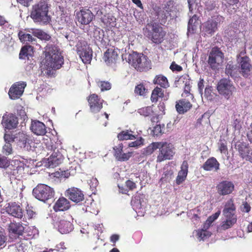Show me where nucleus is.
Instances as JSON below:
<instances>
[{
  "label": "nucleus",
  "mask_w": 252,
  "mask_h": 252,
  "mask_svg": "<svg viewBox=\"0 0 252 252\" xmlns=\"http://www.w3.org/2000/svg\"><path fill=\"white\" fill-rule=\"evenodd\" d=\"M49 8L50 4L47 0H40L32 6L30 17L34 23L46 25L51 21Z\"/></svg>",
  "instance_id": "1"
},
{
  "label": "nucleus",
  "mask_w": 252,
  "mask_h": 252,
  "mask_svg": "<svg viewBox=\"0 0 252 252\" xmlns=\"http://www.w3.org/2000/svg\"><path fill=\"white\" fill-rule=\"evenodd\" d=\"M44 65L47 69H58L63 63V58L58 47L53 44H48L45 48Z\"/></svg>",
  "instance_id": "2"
},
{
  "label": "nucleus",
  "mask_w": 252,
  "mask_h": 252,
  "mask_svg": "<svg viewBox=\"0 0 252 252\" xmlns=\"http://www.w3.org/2000/svg\"><path fill=\"white\" fill-rule=\"evenodd\" d=\"M143 33L149 40L156 44H159L163 42L166 33L161 26L153 22L147 24L143 29Z\"/></svg>",
  "instance_id": "3"
},
{
  "label": "nucleus",
  "mask_w": 252,
  "mask_h": 252,
  "mask_svg": "<svg viewBox=\"0 0 252 252\" xmlns=\"http://www.w3.org/2000/svg\"><path fill=\"white\" fill-rule=\"evenodd\" d=\"M128 60L131 65L138 71H147L151 69L150 60L143 54L133 52L129 55Z\"/></svg>",
  "instance_id": "4"
},
{
  "label": "nucleus",
  "mask_w": 252,
  "mask_h": 252,
  "mask_svg": "<svg viewBox=\"0 0 252 252\" xmlns=\"http://www.w3.org/2000/svg\"><path fill=\"white\" fill-rule=\"evenodd\" d=\"M32 194L37 199L45 202L54 197L55 191L53 188L45 184H39L33 189Z\"/></svg>",
  "instance_id": "5"
},
{
  "label": "nucleus",
  "mask_w": 252,
  "mask_h": 252,
  "mask_svg": "<svg viewBox=\"0 0 252 252\" xmlns=\"http://www.w3.org/2000/svg\"><path fill=\"white\" fill-rule=\"evenodd\" d=\"M46 145L48 149L51 152L53 151V152L49 157L45 159V166L48 168H54L63 162V157L59 150L52 145L51 141L48 142Z\"/></svg>",
  "instance_id": "6"
},
{
  "label": "nucleus",
  "mask_w": 252,
  "mask_h": 252,
  "mask_svg": "<svg viewBox=\"0 0 252 252\" xmlns=\"http://www.w3.org/2000/svg\"><path fill=\"white\" fill-rule=\"evenodd\" d=\"M76 51L84 63H90L92 59L93 50L85 41H79L76 45Z\"/></svg>",
  "instance_id": "7"
},
{
  "label": "nucleus",
  "mask_w": 252,
  "mask_h": 252,
  "mask_svg": "<svg viewBox=\"0 0 252 252\" xmlns=\"http://www.w3.org/2000/svg\"><path fill=\"white\" fill-rule=\"evenodd\" d=\"M158 149L159 153L157 157V162H161L164 160L170 159L175 154L172 144L166 142H158Z\"/></svg>",
  "instance_id": "8"
},
{
  "label": "nucleus",
  "mask_w": 252,
  "mask_h": 252,
  "mask_svg": "<svg viewBox=\"0 0 252 252\" xmlns=\"http://www.w3.org/2000/svg\"><path fill=\"white\" fill-rule=\"evenodd\" d=\"M217 89L220 94L228 99L235 90L232 82L228 79H220L218 83Z\"/></svg>",
  "instance_id": "9"
},
{
  "label": "nucleus",
  "mask_w": 252,
  "mask_h": 252,
  "mask_svg": "<svg viewBox=\"0 0 252 252\" xmlns=\"http://www.w3.org/2000/svg\"><path fill=\"white\" fill-rule=\"evenodd\" d=\"M223 57V53L219 48H213L209 54L207 61L210 67L213 70L217 69L219 66V62L222 61Z\"/></svg>",
  "instance_id": "10"
},
{
  "label": "nucleus",
  "mask_w": 252,
  "mask_h": 252,
  "mask_svg": "<svg viewBox=\"0 0 252 252\" xmlns=\"http://www.w3.org/2000/svg\"><path fill=\"white\" fill-rule=\"evenodd\" d=\"M93 13L89 9L82 8L76 13V19L81 25H89L94 19Z\"/></svg>",
  "instance_id": "11"
},
{
  "label": "nucleus",
  "mask_w": 252,
  "mask_h": 252,
  "mask_svg": "<svg viewBox=\"0 0 252 252\" xmlns=\"http://www.w3.org/2000/svg\"><path fill=\"white\" fill-rule=\"evenodd\" d=\"M27 83L24 81H19L12 85L8 91L9 98L12 100L19 98L23 94Z\"/></svg>",
  "instance_id": "12"
},
{
  "label": "nucleus",
  "mask_w": 252,
  "mask_h": 252,
  "mask_svg": "<svg viewBox=\"0 0 252 252\" xmlns=\"http://www.w3.org/2000/svg\"><path fill=\"white\" fill-rule=\"evenodd\" d=\"M133 210L139 216H143L145 212L146 200L143 194H137L132 197L131 201Z\"/></svg>",
  "instance_id": "13"
},
{
  "label": "nucleus",
  "mask_w": 252,
  "mask_h": 252,
  "mask_svg": "<svg viewBox=\"0 0 252 252\" xmlns=\"http://www.w3.org/2000/svg\"><path fill=\"white\" fill-rule=\"evenodd\" d=\"M14 142L21 148H24L25 150H31L32 140L29 135L23 132H19L15 134Z\"/></svg>",
  "instance_id": "14"
},
{
  "label": "nucleus",
  "mask_w": 252,
  "mask_h": 252,
  "mask_svg": "<svg viewBox=\"0 0 252 252\" xmlns=\"http://www.w3.org/2000/svg\"><path fill=\"white\" fill-rule=\"evenodd\" d=\"M224 18L220 15H216L211 17L205 23L204 30L208 33L212 34L217 30L218 25L222 23Z\"/></svg>",
  "instance_id": "15"
},
{
  "label": "nucleus",
  "mask_w": 252,
  "mask_h": 252,
  "mask_svg": "<svg viewBox=\"0 0 252 252\" xmlns=\"http://www.w3.org/2000/svg\"><path fill=\"white\" fill-rule=\"evenodd\" d=\"M239 64V73L245 78H248L252 73V65L251 64V59L249 57H243L238 60Z\"/></svg>",
  "instance_id": "16"
},
{
  "label": "nucleus",
  "mask_w": 252,
  "mask_h": 252,
  "mask_svg": "<svg viewBox=\"0 0 252 252\" xmlns=\"http://www.w3.org/2000/svg\"><path fill=\"white\" fill-rule=\"evenodd\" d=\"M53 224L54 228L62 234L68 233L73 229L72 224L65 220H53Z\"/></svg>",
  "instance_id": "17"
},
{
  "label": "nucleus",
  "mask_w": 252,
  "mask_h": 252,
  "mask_svg": "<svg viewBox=\"0 0 252 252\" xmlns=\"http://www.w3.org/2000/svg\"><path fill=\"white\" fill-rule=\"evenodd\" d=\"M65 195L76 203H80L84 200L83 191L75 187L67 189L65 191Z\"/></svg>",
  "instance_id": "18"
},
{
  "label": "nucleus",
  "mask_w": 252,
  "mask_h": 252,
  "mask_svg": "<svg viewBox=\"0 0 252 252\" xmlns=\"http://www.w3.org/2000/svg\"><path fill=\"white\" fill-rule=\"evenodd\" d=\"M6 212L9 215L18 219L23 217V210L21 205L16 202H10L5 206Z\"/></svg>",
  "instance_id": "19"
},
{
  "label": "nucleus",
  "mask_w": 252,
  "mask_h": 252,
  "mask_svg": "<svg viewBox=\"0 0 252 252\" xmlns=\"http://www.w3.org/2000/svg\"><path fill=\"white\" fill-rule=\"evenodd\" d=\"M3 126L7 129L15 128L18 124L17 117L12 113H6L2 117Z\"/></svg>",
  "instance_id": "20"
},
{
  "label": "nucleus",
  "mask_w": 252,
  "mask_h": 252,
  "mask_svg": "<svg viewBox=\"0 0 252 252\" xmlns=\"http://www.w3.org/2000/svg\"><path fill=\"white\" fill-rule=\"evenodd\" d=\"M217 188L220 195H226L233 192L234 189V185L231 181H223L218 185Z\"/></svg>",
  "instance_id": "21"
},
{
  "label": "nucleus",
  "mask_w": 252,
  "mask_h": 252,
  "mask_svg": "<svg viewBox=\"0 0 252 252\" xmlns=\"http://www.w3.org/2000/svg\"><path fill=\"white\" fill-rule=\"evenodd\" d=\"M90 108L94 110H100L102 108L104 100L96 94H90L87 97Z\"/></svg>",
  "instance_id": "22"
},
{
  "label": "nucleus",
  "mask_w": 252,
  "mask_h": 252,
  "mask_svg": "<svg viewBox=\"0 0 252 252\" xmlns=\"http://www.w3.org/2000/svg\"><path fill=\"white\" fill-rule=\"evenodd\" d=\"M30 129L37 135H44L47 132L45 125L38 120L32 121Z\"/></svg>",
  "instance_id": "23"
},
{
  "label": "nucleus",
  "mask_w": 252,
  "mask_h": 252,
  "mask_svg": "<svg viewBox=\"0 0 252 252\" xmlns=\"http://www.w3.org/2000/svg\"><path fill=\"white\" fill-rule=\"evenodd\" d=\"M8 229L10 235L15 234L19 236L23 235L25 227L21 222L13 221L9 224Z\"/></svg>",
  "instance_id": "24"
},
{
  "label": "nucleus",
  "mask_w": 252,
  "mask_h": 252,
  "mask_svg": "<svg viewBox=\"0 0 252 252\" xmlns=\"http://www.w3.org/2000/svg\"><path fill=\"white\" fill-rule=\"evenodd\" d=\"M118 58L117 51L112 48L108 49L104 54L103 59L107 65L116 63Z\"/></svg>",
  "instance_id": "25"
},
{
  "label": "nucleus",
  "mask_w": 252,
  "mask_h": 252,
  "mask_svg": "<svg viewBox=\"0 0 252 252\" xmlns=\"http://www.w3.org/2000/svg\"><path fill=\"white\" fill-rule=\"evenodd\" d=\"M220 163L214 157L208 158L202 165V168L205 171H213L217 172L220 169Z\"/></svg>",
  "instance_id": "26"
},
{
  "label": "nucleus",
  "mask_w": 252,
  "mask_h": 252,
  "mask_svg": "<svg viewBox=\"0 0 252 252\" xmlns=\"http://www.w3.org/2000/svg\"><path fill=\"white\" fill-rule=\"evenodd\" d=\"M123 144H119L117 146L114 148L115 151L114 155L116 158L119 161H126L128 160L131 156V153L128 152L127 153H123Z\"/></svg>",
  "instance_id": "27"
},
{
  "label": "nucleus",
  "mask_w": 252,
  "mask_h": 252,
  "mask_svg": "<svg viewBox=\"0 0 252 252\" xmlns=\"http://www.w3.org/2000/svg\"><path fill=\"white\" fill-rule=\"evenodd\" d=\"M225 220L222 221L219 228L220 230H225L231 227L237 221L236 215H223Z\"/></svg>",
  "instance_id": "28"
},
{
  "label": "nucleus",
  "mask_w": 252,
  "mask_h": 252,
  "mask_svg": "<svg viewBox=\"0 0 252 252\" xmlns=\"http://www.w3.org/2000/svg\"><path fill=\"white\" fill-rule=\"evenodd\" d=\"M188 162L186 160L183 161L181 167V170L179 172L176 178L177 184L180 185L185 181L188 174Z\"/></svg>",
  "instance_id": "29"
},
{
  "label": "nucleus",
  "mask_w": 252,
  "mask_h": 252,
  "mask_svg": "<svg viewBox=\"0 0 252 252\" xmlns=\"http://www.w3.org/2000/svg\"><path fill=\"white\" fill-rule=\"evenodd\" d=\"M70 207L69 201L64 197L60 198L54 206L56 212L67 210Z\"/></svg>",
  "instance_id": "30"
},
{
  "label": "nucleus",
  "mask_w": 252,
  "mask_h": 252,
  "mask_svg": "<svg viewBox=\"0 0 252 252\" xmlns=\"http://www.w3.org/2000/svg\"><path fill=\"white\" fill-rule=\"evenodd\" d=\"M225 73L232 78H237L239 73V68L232 62H229L225 66Z\"/></svg>",
  "instance_id": "31"
},
{
  "label": "nucleus",
  "mask_w": 252,
  "mask_h": 252,
  "mask_svg": "<svg viewBox=\"0 0 252 252\" xmlns=\"http://www.w3.org/2000/svg\"><path fill=\"white\" fill-rule=\"evenodd\" d=\"M33 53V47L31 45H26L23 47L19 53V58L21 59H29L32 56Z\"/></svg>",
  "instance_id": "32"
},
{
  "label": "nucleus",
  "mask_w": 252,
  "mask_h": 252,
  "mask_svg": "<svg viewBox=\"0 0 252 252\" xmlns=\"http://www.w3.org/2000/svg\"><path fill=\"white\" fill-rule=\"evenodd\" d=\"M236 208L235 207L233 200L232 199L228 200L224 206V208L222 211L223 215H235Z\"/></svg>",
  "instance_id": "33"
},
{
  "label": "nucleus",
  "mask_w": 252,
  "mask_h": 252,
  "mask_svg": "<svg viewBox=\"0 0 252 252\" xmlns=\"http://www.w3.org/2000/svg\"><path fill=\"white\" fill-rule=\"evenodd\" d=\"M192 107L190 102L186 99H182L176 102V110H189Z\"/></svg>",
  "instance_id": "34"
},
{
  "label": "nucleus",
  "mask_w": 252,
  "mask_h": 252,
  "mask_svg": "<svg viewBox=\"0 0 252 252\" xmlns=\"http://www.w3.org/2000/svg\"><path fill=\"white\" fill-rule=\"evenodd\" d=\"M153 82L155 84L158 85L163 88H167L169 86L167 78L162 75H157L154 78Z\"/></svg>",
  "instance_id": "35"
},
{
  "label": "nucleus",
  "mask_w": 252,
  "mask_h": 252,
  "mask_svg": "<svg viewBox=\"0 0 252 252\" xmlns=\"http://www.w3.org/2000/svg\"><path fill=\"white\" fill-rule=\"evenodd\" d=\"M164 96V91L160 88L156 87L152 91L151 100L153 102H157L158 98Z\"/></svg>",
  "instance_id": "36"
},
{
  "label": "nucleus",
  "mask_w": 252,
  "mask_h": 252,
  "mask_svg": "<svg viewBox=\"0 0 252 252\" xmlns=\"http://www.w3.org/2000/svg\"><path fill=\"white\" fill-rule=\"evenodd\" d=\"M235 148L238 151L240 156L242 158L246 153L250 149L249 145L244 142H238L236 143Z\"/></svg>",
  "instance_id": "37"
},
{
  "label": "nucleus",
  "mask_w": 252,
  "mask_h": 252,
  "mask_svg": "<svg viewBox=\"0 0 252 252\" xmlns=\"http://www.w3.org/2000/svg\"><path fill=\"white\" fill-rule=\"evenodd\" d=\"M208 228L207 225H206L205 228L204 227L203 228L199 229L196 231L197 239L199 241L204 240L211 236V232L206 230Z\"/></svg>",
  "instance_id": "38"
},
{
  "label": "nucleus",
  "mask_w": 252,
  "mask_h": 252,
  "mask_svg": "<svg viewBox=\"0 0 252 252\" xmlns=\"http://www.w3.org/2000/svg\"><path fill=\"white\" fill-rule=\"evenodd\" d=\"M18 37L22 42H32L35 41V39L29 33H25L22 31H20L18 32Z\"/></svg>",
  "instance_id": "39"
},
{
  "label": "nucleus",
  "mask_w": 252,
  "mask_h": 252,
  "mask_svg": "<svg viewBox=\"0 0 252 252\" xmlns=\"http://www.w3.org/2000/svg\"><path fill=\"white\" fill-rule=\"evenodd\" d=\"M175 7L171 1L167 2L163 10L171 18L173 19L175 16Z\"/></svg>",
  "instance_id": "40"
},
{
  "label": "nucleus",
  "mask_w": 252,
  "mask_h": 252,
  "mask_svg": "<svg viewBox=\"0 0 252 252\" xmlns=\"http://www.w3.org/2000/svg\"><path fill=\"white\" fill-rule=\"evenodd\" d=\"M96 83L101 92L109 91L112 87L111 84L108 81L97 80L96 81Z\"/></svg>",
  "instance_id": "41"
},
{
  "label": "nucleus",
  "mask_w": 252,
  "mask_h": 252,
  "mask_svg": "<svg viewBox=\"0 0 252 252\" xmlns=\"http://www.w3.org/2000/svg\"><path fill=\"white\" fill-rule=\"evenodd\" d=\"M117 137L120 140H132L136 138L135 136L132 134L130 133L129 131L127 130L122 131L118 134Z\"/></svg>",
  "instance_id": "42"
},
{
  "label": "nucleus",
  "mask_w": 252,
  "mask_h": 252,
  "mask_svg": "<svg viewBox=\"0 0 252 252\" xmlns=\"http://www.w3.org/2000/svg\"><path fill=\"white\" fill-rule=\"evenodd\" d=\"M32 33L34 36L41 40H48L51 38L49 34H48L43 31L39 29L34 30L32 32Z\"/></svg>",
  "instance_id": "43"
},
{
  "label": "nucleus",
  "mask_w": 252,
  "mask_h": 252,
  "mask_svg": "<svg viewBox=\"0 0 252 252\" xmlns=\"http://www.w3.org/2000/svg\"><path fill=\"white\" fill-rule=\"evenodd\" d=\"M198 17L194 15L189 20L188 23V30L194 31L196 30L197 26L198 25Z\"/></svg>",
  "instance_id": "44"
},
{
  "label": "nucleus",
  "mask_w": 252,
  "mask_h": 252,
  "mask_svg": "<svg viewBox=\"0 0 252 252\" xmlns=\"http://www.w3.org/2000/svg\"><path fill=\"white\" fill-rule=\"evenodd\" d=\"M165 126L164 125H157L154 127L152 131V133L154 136H158L161 135L164 132Z\"/></svg>",
  "instance_id": "45"
},
{
  "label": "nucleus",
  "mask_w": 252,
  "mask_h": 252,
  "mask_svg": "<svg viewBox=\"0 0 252 252\" xmlns=\"http://www.w3.org/2000/svg\"><path fill=\"white\" fill-rule=\"evenodd\" d=\"M158 142H153L144 149V153L146 155H150L154 151L158 149Z\"/></svg>",
  "instance_id": "46"
},
{
  "label": "nucleus",
  "mask_w": 252,
  "mask_h": 252,
  "mask_svg": "<svg viewBox=\"0 0 252 252\" xmlns=\"http://www.w3.org/2000/svg\"><path fill=\"white\" fill-rule=\"evenodd\" d=\"M147 90L143 83H140L135 86L134 92L136 94L144 96L146 94Z\"/></svg>",
  "instance_id": "47"
},
{
  "label": "nucleus",
  "mask_w": 252,
  "mask_h": 252,
  "mask_svg": "<svg viewBox=\"0 0 252 252\" xmlns=\"http://www.w3.org/2000/svg\"><path fill=\"white\" fill-rule=\"evenodd\" d=\"M220 214V211L219 210L216 213H215L214 214H213V215L210 216L207 220L206 223L204 224V227L206 225H207V227H209L210 226V225L211 224V223L218 218Z\"/></svg>",
  "instance_id": "48"
},
{
  "label": "nucleus",
  "mask_w": 252,
  "mask_h": 252,
  "mask_svg": "<svg viewBox=\"0 0 252 252\" xmlns=\"http://www.w3.org/2000/svg\"><path fill=\"white\" fill-rule=\"evenodd\" d=\"M152 112V115L151 116V121L153 123H158L162 118V116L164 114V113H161L158 114L154 113V111H151Z\"/></svg>",
  "instance_id": "49"
},
{
  "label": "nucleus",
  "mask_w": 252,
  "mask_h": 252,
  "mask_svg": "<svg viewBox=\"0 0 252 252\" xmlns=\"http://www.w3.org/2000/svg\"><path fill=\"white\" fill-rule=\"evenodd\" d=\"M2 152L6 156L9 155L12 153V148L11 144L9 143H6L3 146Z\"/></svg>",
  "instance_id": "50"
},
{
  "label": "nucleus",
  "mask_w": 252,
  "mask_h": 252,
  "mask_svg": "<svg viewBox=\"0 0 252 252\" xmlns=\"http://www.w3.org/2000/svg\"><path fill=\"white\" fill-rule=\"evenodd\" d=\"M144 139L140 137L139 139H137L135 141L131 142L128 144L130 147H138L143 144Z\"/></svg>",
  "instance_id": "51"
},
{
  "label": "nucleus",
  "mask_w": 252,
  "mask_h": 252,
  "mask_svg": "<svg viewBox=\"0 0 252 252\" xmlns=\"http://www.w3.org/2000/svg\"><path fill=\"white\" fill-rule=\"evenodd\" d=\"M219 145V150L221 153L225 154L227 152L226 142L220 141L218 143Z\"/></svg>",
  "instance_id": "52"
},
{
  "label": "nucleus",
  "mask_w": 252,
  "mask_h": 252,
  "mask_svg": "<svg viewBox=\"0 0 252 252\" xmlns=\"http://www.w3.org/2000/svg\"><path fill=\"white\" fill-rule=\"evenodd\" d=\"M169 17L165 12V11H162L160 14H159V21L161 25L164 24L166 21L167 18Z\"/></svg>",
  "instance_id": "53"
},
{
  "label": "nucleus",
  "mask_w": 252,
  "mask_h": 252,
  "mask_svg": "<svg viewBox=\"0 0 252 252\" xmlns=\"http://www.w3.org/2000/svg\"><path fill=\"white\" fill-rule=\"evenodd\" d=\"M170 69L173 71L180 72L183 70V68L181 65H179L175 63V62H173L170 66Z\"/></svg>",
  "instance_id": "54"
},
{
  "label": "nucleus",
  "mask_w": 252,
  "mask_h": 252,
  "mask_svg": "<svg viewBox=\"0 0 252 252\" xmlns=\"http://www.w3.org/2000/svg\"><path fill=\"white\" fill-rule=\"evenodd\" d=\"M6 239V237L4 232L0 231V249L4 247Z\"/></svg>",
  "instance_id": "55"
},
{
  "label": "nucleus",
  "mask_w": 252,
  "mask_h": 252,
  "mask_svg": "<svg viewBox=\"0 0 252 252\" xmlns=\"http://www.w3.org/2000/svg\"><path fill=\"white\" fill-rule=\"evenodd\" d=\"M242 158L252 163V149L250 148Z\"/></svg>",
  "instance_id": "56"
},
{
  "label": "nucleus",
  "mask_w": 252,
  "mask_h": 252,
  "mask_svg": "<svg viewBox=\"0 0 252 252\" xmlns=\"http://www.w3.org/2000/svg\"><path fill=\"white\" fill-rule=\"evenodd\" d=\"M8 166V160L5 157H0V168H5Z\"/></svg>",
  "instance_id": "57"
},
{
  "label": "nucleus",
  "mask_w": 252,
  "mask_h": 252,
  "mask_svg": "<svg viewBox=\"0 0 252 252\" xmlns=\"http://www.w3.org/2000/svg\"><path fill=\"white\" fill-rule=\"evenodd\" d=\"M191 91V85H190V81L189 79L188 81L186 82L185 87H184V93L188 95L190 94V92Z\"/></svg>",
  "instance_id": "58"
},
{
  "label": "nucleus",
  "mask_w": 252,
  "mask_h": 252,
  "mask_svg": "<svg viewBox=\"0 0 252 252\" xmlns=\"http://www.w3.org/2000/svg\"><path fill=\"white\" fill-rule=\"evenodd\" d=\"M15 134L10 135L9 134H5L4 136V141L5 143H9L11 142H14Z\"/></svg>",
  "instance_id": "59"
},
{
  "label": "nucleus",
  "mask_w": 252,
  "mask_h": 252,
  "mask_svg": "<svg viewBox=\"0 0 252 252\" xmlns=\"http://www.w3.org/2000/svg\"><path fill=\"white\" fill-rule=\"evenodd\" d=\"M98 182L96 178H92L90 180L89 182V184L90 186V188L94 190L96 188L97 186L98 185Z\"/></svg>",
  "instance_id": "60"
},
{
  "label": "nucleus",
  "mask_w": 252,
  "mask_h": 252,
  "mask_svg": "<svg viewBox=\"0 0 252 252\" xmlns=\"http://www.w3.org/2000/svg\"><path fill=\"white\" fill-rule=\"evenodd\" d=\"M18 3L25 7H29L32 0H16Z\"/></svg>",
  "instance_id": "61"
},
{
  "label": "nucleus",
  "mask_w": 252,
  "mask_h": 252,
  "mask_svg": "<svg viewBox=\"0 0 252 252\" xmlns=\"http://www.w3.org/2000/svg\"><path fill=\"white\" fill-rule=\"evenodd\" d=\"M212 93V87H207L205 89L204 94L205 95L207 98H210V97H212L211 93Z\"/></svg>",
  "instance_id": "62"
},
{
  "label": "nucleus",
  "mask_w": 252,
  "mask_h": 252,
  "mask_svg": "<svg viewBox=\"0 0 252 252\" xmlns=\"http://www.w3.org/2000/svg\"><path fill=\"white\" fill-rule=\"evenodd\" d=\"M251 210V206L247 202H245L242 205V211L244 212L248 213Z\"/></svg>",
  "instance_id": "63"
},
{
  "label": "nucleus",
  "mask_w": 252,
  "mask_h": 252,
  "mask_svg": "<svg viewBox=\"0 0 252 252\" xmlns=\"http://www.w3.org/2000/svg\"><path fill=\"white\" fill-rule=\"evenodd\" d=\"M27 214L30 219L32 218L35 215V213L32 210V208L30 207L27 208Z\"/></svg>",
  "instance_id": "64"
}]
</instances>
